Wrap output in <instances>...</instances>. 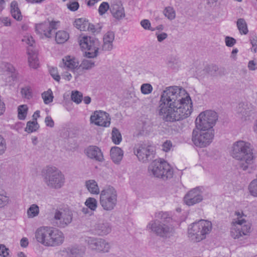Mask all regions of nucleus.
<instances>
[{"label":"nucleus","instance_id":"obj_34","mask_svg":"<svg viewBox=\"0 0 257 257\" xmlns=\"http://www.w3.org/2000/svg\"><path fill=\"white\" fill-rule=\"evenodd\" d=\"M111 139L112 142L118 145L121 142L122 137L119 131L116 127H113L111 132Z\"/></svg>","mask_w":257,"mask_h":257},{"label":"nucleus","instance_id":"obj_39","mask_svg":"<svg viewBox=\"0 0 257 257\" xmlns=\"http://www.w3.org/2000/svg\"><path fill=\"white\" fill-rule=\"evenodd\" d=\"M9 197L7 195L5 192H0V208H4L7 206L10 203Z\"/></svg>","mask_w":257,"mask_h":257},{"label":"nucleus","instance_id":"obj_61","mask_svg":"<svg viewBox=\"0 0 257 257\" xmlns=\"http://www.w3.org/2000/svg\"><path fill=\"white\" fill-rule=\"evenodd\" d=\"M218 1V0H206V4L209 7H214L216 6Z\"/></svg>","mask_w":257,"mask_h":257},{"label":"nucleus","instance_id":"obj_44","mask_svg":"<svg viewBox=\"0 0 257 257\" xmlns=\"http://www.w3.org/2000/svg\"><path fill=\"white\" fill-rule=\"evenodd\" d=\"M42 97L45 104H48L53 101V95L51 90L43 92L42 94Z\"/></svg>","mask_w":257,"mask_h":257},{"label":"nucleus","instance_id":"obj_36","mask_svg":"<svg viewBox=\"0 0 257 257\" xmlns=\"http://www.w3.org/2000/svg\"><path fill=\"white\" fill-rule=\"evenodd\" d=\"M39 127V125L37 122V118H35V120L29 121L27 122L25 130L28 133H31L36 131Z\"/></svg>","mask_w":257,"mask_h":257},{"label":"nucleus","instance_id":"obj_19","mask_svg":"<svg viewBox=\"0 0 257 257\" xmlns=\"http://www.w3.org/2000/svg\"><path fill=\"white\" fill-rule=\"evenodd\" d=\"M110 11L113 17L116 20H121L125 17L124 8L120 2H116L112 4Z\"/></svg>","mask_w":257,"mask_h":257},{"label":"nucleus","instance_id":"obj_28","mask_svg":"<svg viewBox=\"0 0 257 257\" xmlns=\"http://www.w3.org/2000/svg\"><path fill=\"white\" fill-rule=\"evenodd\" d=\"M28 54L29 56L28 61L30 66L34 69L37 68L39 64L37 54L30 49H28Z\"/></svg>","mask_w":257,"mask_h":257},{"label":"nucleus","instance_id":"obj_6","mask_svg":"<svg viewBox=\"0 0 257 257\" xmlns=\"http://www.w3.org/2000/svg\"><path fill=\"white\" fill-rule=\"evenodd\" d=\"M148 172L151 175L164 180L172 178L173 175V169L169 164L161 159L153 161L149 166Z\"/></svg>","mask_w":257,"mask_h":257},{"label":"nucleus","instance_id":"obj_1","mask_svg":"<svg viewBox=\"0 0 257 257\" xmlns=\"http://www.w3.org/2000/svg\"><path fill=\"white\" fill-rule=\"evenodd\" d=\"M192 112L190 97L185 89L176 86L167 87L162 92L159 114L163 120L173 122L188 117Z\"/></svg>","mask_w":257,"mask_h":257},{"label":"nucleus","instance_id":"obj_35","mask_svg":"<svg viewBox=\"0 0 257 257\" xmlns=\"http://www.w3.org/2000/svg\"><path fill=\"white\" fill-rule=\"evenodd\" d=\"M237 112L240 114V117L242 119L246 120L247 117H249L251 112L246 109L245 107L244 106V104H239V107L237 109Z\"/></svg>","mask_w":257,"mask_h":257},{"label":"nucleus","instance_id":"obj_2","mask_svg":"<svg viewBox=\"0 0 257 257\" xmlns=\"http://www.w3.org/2000/svg\"><path fill=\"white\" fill-rule=\"evenodd\" d=\"M251 144L243 141H239L233 144L231 156L239 162L238 167L244 171L251 173L255 169L254 165L255 156L253 153Z\"/></svg>","mask_w":257,"mask_h":257},{"label":"nucleus","instance_id":"obj_49","mask_svg":"<svg viewBox=\"0 0 257 257\" xmlns=\"http://www.w3.org/2000/svg\"><path fill=\"white\" fill-rule=\"evenodd\" d=\"M49 72L53 79L56 81L59 82L60 80V76L58 73L57 69L56 68L51 67L49 69Z\"/></svg>","mask_w":257,"mask_h":257},{"label":"nucleus","instance_id":"obj_18","mask_svg":"<svg viewBox=\"0 0 257 257\" xmlns=\"http://www.w3.org/2000/svg\"><path fill=\"white\" fill-rule=\"evenodd\" d=\"M88 242L93 249L99 251L107 252L110 247L109 243L102 238L91 239Z\"/></svg>","mask_w":257,"mask_h":257},{"label":"nucleus","instance_id":"obj_20","mask_svg":"<svg viewBox=\"0 0 257 257\" xmlns=\"http://www.w3.org/2000/svg\"><path fill=\"white\" fill-rule=\"evenodd\" d=\"M50 227L43 226L38 228L35 233L37 240L42 244L46 246L48 241V234Z\"/></svg>","mask_w":257,"mask_h":257},{"label":"nucleus","instance_id":"obj_21","mask_svg":"<svg viewBox=\"0 0 257 257\" xmlns=\"http://www.w3.org/2000/svg\"><path fill=\"white\" fill-rule=\"evenodd\" d=\"M86 155L89 158L99 162L104 160L101 150L96 146L89 147L86 150Z\"/></svg>","mask_w":257,"mask_h":257},{"label":"nucleus","instance_id":"obj_53","mask_svg":"<svg viewBox=\"0 0 257 257\" xmlns=\"http://www.w3.org/2000/svg\"><path fill=\"white\" fill-rule=\"evenodd\" d=\"M141 25L142 27L146 30H150L151 31H154L155 29H151V23L148 20L145 19L141 22Z\"/></svg>","mask_w":257,"mask_h":257},{"label":"nucleus","instance_id":"obj_7","mask_svg":"<svg viewBox=\"0 0 257 257\" xmlns=\"http://www.w3.org/2000/svg\"><path fill=\"white\" fill-rule=\"evenodd\" d=\"M99 203L103 210L111 211L114 209L117 203V193L112 186L103 189L99 196Z\"/></svg>","mask_w":257,"mask_h":257},{"label":"nucleus","instance_id":"obj_29","mask_svg":"<svg viewBox=\"0 0 257 257\" xmlns=\"http://www.w3.org/2000/svg\"><path fill=\"white\" fill-rule=\"evenodd\" d=\"M11 13L12 17L18 21L22 19L21 11L18 8V3L16 1H13L11 4Z\"/></svg>","mask_w":257,"mask_h":257},{"label":"nucleus","instance_id":"obj_31","mask_svg":"<svg viewBox=\"0 0 257 257\" xmlns=\"http://www.w3.org/2000/svg\"><path fill=\"white\" fill-rule=\"evenodd\" d=\"M69 38V34L65 31H59L55 35V40L58 44H63L66 42Z\"/></svg>","mask_w":257,"mask_h":257},{"label":"nucleus","instance_id":"obj_48","mask_svg":"<svg viewBox=\"0 0 257 257\" xmlns=\"http://www.w3.org/2000/svg\"><path fill=\"white\" fill-rule=\"evenodd\" d=\"M110 6L107 2H102L99 7L98 13L100 15L102 16L109 9Z\"/></svg>","mask_w":257,"mask_h":257},{"label":"nucleus","instance_id":"obj_58","mask_svg":"<svg viewBox=\"0 0 257 257\" xmlns=\"http://www.w3.org/2000/svg\"><path fill=\"white\" fill-rule=\"evenodd\" d=\"M101 29V27H99L98 29L95 28V27L94 25L91 24L88 22V26L87 28L86 29V30H88L90 31H91L92 32L94 33L95 32H98Z\"/></svg>","mask_w":257,"mask_h":257},{"label":"nucleus","instance_id":"obj_24","mask_svg":"<svg viewBox=\"0 0 257 257\" xmlns=\"http://www.w3.org/2000/svg\"><path fill=\"white\" fill-rule=\"evenodd\" d=\"M63 65L64 68L73 71L75 73V69L78 70L79 69L78 67L79 63L74 58H71L70 56H67L65 57L63 59Z\"/></svg>","mask_w":257,"mask_h":257},{"label":"nucleus","instance_id":"obj_51","mask_svg":"<svg viewBox=\"0 0 257 257\" xmlns=\"http://www.w3.org/2000/svg\"><path fill=\"white\" fill-rule=\"evenodd\" d=\"M9 250V248H7L5 245H0V255L3 257H10Z\"/></svg>","mask_w":257,"mask_h":257},{"label":"nucleus","instance_id":"obj_33","mask_svg":"<svg viewBox=\"0 0 257 257\" xmlns=\"http://www.w3.org/2000/svg\"><path fill=\"white\" fill-rule=\"evenodd\" d=\"M74 26L80 31H86L88 26V21L83 18L76 19L74 23Z\"/></svg>","mask_w":257,"mask_h":257},{"label":"nucleus","instance_id":"obj_9","mask_svg":"<svg viewBox=\"0 0 257 257\" xmlns=\"http://www.w3.org/2000/svg\"><path fill=\"white\" fill-rule=\"evenodd\" d=\"M218 119L217 113L213 110H208L201 112L195 120L197 128L213 130V126Z\"/></svg>","mask_w":257,"mask_h":257},{"label":"nucleus","instance_id":"obj_8","mask_svg":"<svg viewBox=\"0 0 257 257\" xmlns=\"http://www.w3.org/2000/svg\"><path fill=\"white\" fill-rule=\"evenodd\" d=\"M214 130L196 128L192 134V141L194 144L200 148H204L210 144L214 138Z\"/></svg>","mask_w":257,"mask_h":257},{"label":"nucleus","instance_id":"obj_17","mask_svg":"<svg viewBox=\"0 0 257 257\" xmlns=\"http://www.w3.org/2000/svg\"><path fill=\"white\" fill-rule=\"evenodd\" d=\"M202 192L199 187L193 188L188 191L184 197V202L188 206H192L203 200Z\"/></svg>","mask_w":257,"mask_h":257},{"label":"nucleus","instance_id":"obj_32","mask_svg":"<svg viewBox=\"0 0 257 257\" xmlns=\"http://www.w3.org/2000/svg\"><path fill=\"white\" fill-rule=\"evenodd\" d=\"M236 24L237 28L241 34L246 35L247 34L248 30L247 24L244 19H238L237 21Z\"/></svg>","mask_w":257,"mask_h":257},{"label":"nucleus","instance_id":"obj_10","mask_svg":"<svg viewBox=\"0 0 257 257\" xmlns=\"http://www.w3.org/2000/svg\"><path fill=\"white\" fill-rule=\"evenodd\" d=\"M100 44L98 39L92 37L84 36L79 41L80 47L88 51L85 52L86 56L90 58H95L98 55Z\"/></svg>","mask_w":257,"mask_h":257},{"label":"nucleus","instance_id":"obj_64","mask_svg":"<svg viewBox=\"0 0 257 257\" xmlns=\"http://www.w3.org/2000/svg\"><path fill=\"white\" fill-rule=\"evenodd\" d=\"M21 91L26 96H29L30 95V91L28 88H22Z\"/></svg>","mask_w":257,"mask_h":257},{"label":"nucleus","instance_id":"obj_23","mask_svg":"<svg viewBox=\"0 0 257 257\" xmlns=\"http://www.w3.org/2000/svg\"><path fill=\"white\" fill-rule=\"evenodd\" d=\"M114 39V33L112 31L107 32L103 36V43L102 45V50L103 51H110L113 48V41Z\"/></svg>","mask_w":257,"mask_h":257},{"label":"nucleus","instance_id":"obj_38","mask_svg":"<svg viewBox=\"0 0 257 257\" xmlns=\"http://www.w3.org/2000/svg\"><path fill=\"white\" fill-rule=\"evenodd\" d=\"M28 111V107L27 105L23 104L20 105L18 108V117L19 119L20 120H24L27 116Z\"/></svg>","mask_w":257,"mask_h":257},{"label":"nucleus","instance_id":"obj_45","mask_svg":"<svg viewBox=\"0 0 257 257\" xmlns=\"http://www.w3.org/2000/svg\"><path fill=\"white\" fill-rule=\"evenodd\" d=\"M82 94L78 91H72L71 98L72 101L77 104L80 103L82 101Z\"/></svg>","mask_w":257,"mask_h":257},{"label":"nucleus","instance_id":"obj_26","mask_svg":"<svg viewBox=\"0 0 257 257\" xmlns=\"http://www.w3.org/2000/svg\"><path fill=\"white\" fill-rule=\"evenodd\" d=\"M69 254L72 257H82L85 252V247L83 245H74L68 248Z\"/></svg>","mask_w":257,"mask_h":257},{"label":"nucleus","instance_id":"obj_42","mask_svg":"<svg viewBox=\"0 0 257 257\" xmlns=\"http://www.w3.org/2000/svg\"><path fill=\"white\" fill-rule=\"evenodd\" d=\"M85 204L92 211H94L97 206V201L95 198L89 197L86 199Z\"/></svg>","mask_w":257,"mask_h":257},{"label":"nucleus","instance_id":"obj_14","mask_svg":"<svg viewBox=\"0 0 257 257\" xmlns=\"http://www.w3.org/2000/svg\"><path fill=\"white\" fill-rule=\"evenodd\" d=\"M109 114L103 111H95L90 118V122L96 125L108 127L110 124Z\"/></svg>","mask_w":257,"mask_h":257},{"label":"nucleus","instance_id":"obj_25","mask_svg":"<svg viewBox=\"0 0 257 257\" xmlns=\"http://www.w3.org/2000/svg\"><path fill=\"white\" fill-rule=\"evenodd\" d=\"M112 161L116 164H119L123 156V151L119 147H112L110 151Z\"/></svg>","mask_w":257,"mask_h":257},{"label":"nucleus","instance_id":"obj_22","mask_svg":"<svg viewBox=\"0 0 257 257\" xmlns=\"http://www.w3.org/2000/svg\"><path fill=\"white\" fill-rule=\"evenodd\" d=\"M111 225L107 221L98 222L95 225V230L99 235H105L111 231Z\"/></svg>","mask_w":257,"mask_h":257},{"label":"nucleus","instance_id":"obj_37","mask_svg":"<svg viewBox=\"0 0 257 257\" xmlns=\"http://www.w3.org/2000/svg\"><path fill=\"white\" fill-rule=\"evenodd\" d=\"M27 215L29 218H33L37 216L39 213V208L35 204H32L27 210Z\"/></svg>","mask_w":257,"mask_h":257},{"label":"nucleus","instance_id":"obj_30","mask_svg":"<svg viewBox=\"0 0 257 257\" xmlns=\"http://www.w3.org/2000/svg\"><path fill=\"white\" fill-rule=\"evenodd\" d=\"M85 186L88 190L92 194H98L100 192L97 183L94 180L86 181Z\"/></svg>","mask_w":257,"mask_h":257},{"label":"nucleus","instance_id":"obj_54","mask_svg":"<svg viewBox=\"0 0 257 257\" xmlns=\"http://www.w3.org/2000/svg\"><path fill=\"white\" fill-rule=\"evenodd\" d=\"M79 4L77 2H70L67 4V8L71 11H75L79 8Z\"/></svg>","mask_w":257,"mask_h":257},{"label":"nucleus","instance_id":"obj_4","mask_svg":"<svg viewBox=\"0 0 257 257\" xmlns=\"http://www.w3.org/2000/svg\"><path fill=\"white\" fill-rule=\"evenodd\" d=\"M42 175L44 183L50 189L58 190L64 185V175L56 167H46L42 171Z\"/></svg>","mask_w":257,"mask_h":257},{"label":"nucleus","instance_id":"obj_50","mask_svg":"<svg viewBox=\"0 0 257 257\" xmlns=\"http://www.w3.org/2000/svg\"><path fill=\"white\" fill-rule=\"evenodd\" d=\"M7 149V144L5 139L0 135V155H3Z\"/></svg>","mask_w":257,"mask_h":257},{"label":"nucleus","instance_id":"obj_62","mask_svg":"<svg viewBox=\"0 0 257 257\" xmlns=\"http://www.w3.org/2000/svg\"><path fill=\"white\" fill-rule=\"evenodd\" d=\"M23 41L26 42V43L30 46H33V43H34V40L32 37H28L27 38L23 39Z\"/></svg>","mask_w":257,"mask_h":257},{"label":"nucleus","instance_id":"obj_41","mask_svg":"<svg viewBox=\"0 0 257 257\" xmlns=\"http://www.w3.org/2000/svg\"><path fill=\"white\" fill-rule=\"evenodd\" d=\"M248 190L251 195L257 197V178L251 181L248 185Z\"/></svg>","mask_w":257,"mask_h":257},{"label":"nucleus","instance_id":"obj_55","mask_svg":"<svg viewBox=\"0 0 257 257\" xmlns=\"http://www.w3.org/2000/svg\"><path fill=\"white\" fill-rule=\"evenodd\" d=\"M172 147V143L170 141H166L162 145V150L165 152H168Z\"/></svg>","mask_w":257,"mask_h":257},{"label":"nucleus","instance_id":"obj_5","mask_svg":"<svg viewBox=\"0 0 257 257\" xmlns=\"http://www.w3.org/2000/svg\"><path fill=\"white\" fill-rule=\"evenodd\" d=\"M212 228L210 221L200 220L198 222L193 223L188 229V236L194 242H199L206 237Z\"/></svg>","mask_w":257,"mask_h":257},{"label":"nucleus","instance_id":"obj_56","mask_svg":"<svg viewBox=\"0 0 257 257\" xmlns=\"http://www.w3.org/2000/svg\"><path fill=\"white\" fill-rule=\"evenodd\" d=\"M2 24L6 27L10 26L11 25L10 18L8 17H2L0 21V26H2Z\"/></svg>","mask_w":257,"mask_h":257},{"label":"nucleus","instance_id":"obj_57","mask_svg":"<svg viewBox=\"0 0 257 257\" xmlns=\"http://www.w3.org/2000/svg\"><path fill=\"white\" fill-rule=\"evenodd\" d=\"M46 125L47 126L53 127L54 125V122L52 117L50 116H47L45 119Z\"/></svg>","mask_w":257,"mask_h":257},{"label":"nucleus","instance_id":"obj_46","mask_svg":"<svg viewBox=\"0 0 257 257\" xmlns=\"http://www.w3.org/2000/svg\"><path fill=\"white\" fill-rule=\"evenodd\" d=\"M218 69L219 68L218 66L215 65H208L205 68L206 71L212 76H215L217 75V72Z\"/></svg>","mask_w":257,"mask_h":257},{"label":"nucleus","instance_id":"obj_13","mask_svg":"<svg viewBox=\"0 0 257 257\" xmlns=\"http://www.w3.org/2000/svg\"><path fill=\"white\" fill-rule=\"evenodd\" d=\"M73 213L69 209L57 210L53 217L54 223L60 228H64L72 221Z\"/></svg>","mask_w":257,"mask_h":257},{"label":"nucleus","instance_id":"obj_27","mask_svg":"<svg viewBox=\"0 0 257 257\" xmlns=\"http://www.w3.org/2000/svg\"><path fill=\"white\" fill-rule=\"evenodd\" d=\"M7 71L2 76V78L6 82V85L10 84L12 81H14L16 78L15 75L13 73L14 70L13 66L10 64H7Z\"/></svg>","mask_w":257,"mask_h":257},{"label":"nucleus","instance_id":"obj_52","mask_svg":"<svg viewBox=\"0 0 257 257\" xmlns=\"http://www.w3.org/2000/svg\"><path fill=\"white\" fill-rule=\"evenodd\" d=\"M225 44L227 47H232L236 42V40L229 36H226L225 38Z\"/></svg>","mask_w":257,"mask_h":257},{"label":"nucleus","instance_id":"obj_12","mask_svg":"<svg viewBox=\"0 0 257 257\" xmlns=\"http://www.w3.org/2000/svg\"><path fill=\"white\" fill-rule=\"evenodd\" d=\"M251 224L244 219L232 222L230 229V235L234 239L239 238L243 235H247L250 231Z\"/></svg>","mask_w":257,"mask_h":257},{"label":"nucleus","instance_id":"obj_40","mask_svg":"<svg viewBox=\"0 0 257 257\" xmlns=\"http://www.w3.org/2000/svg\"><path fill=\"white\" fill-rule=\"evenodd\" d=\"M163 14L168 19L172 20L175 18L176 13L174 9L171 7L165 8Z\"/></svg>","mask_w":257,"mask_h":257},{"label":"nucleus","instance_id":"obj_47","mask_svg":"<svg viewBox=\"0 0 257 257\" xmlns=\"http://www.w3.org/2000/svg\"><path fill=\"white\" fill-rule=\"evenodd\" d=\"M141 92L144 94H149L153 90L152 86L149 83H144L141 87Z\"/></svg>","mask_w":257,"mask_h":257},{"label":"nucleus","instance_id":"obj_59","mask_svg":"<svg viewBox=\"0 0 257 257\" xmlns=\"http://www.w3.org/2000/svg\"><path fill=\"white\" fill-rule=\"evenodd\" d=\"M157 40L159 42H161L167 38L168 35L167 33L163 32L161 34H156Z\"/></svg>","mask_w":257,"mask_h":257},{"label":"nucleus","instance_id":"obj_60","mask_svg":"<svg viewBox=\"0 0 257 257\" xmlns=\"http://www.w3.org/2000/svg\"><path fill=\"white\" fill-rule=\"evenodd\" d=\"M248 67L250 70H255L257 69V65L254 61L251 60L248 63Z\"/></svg>","mask_w":257,"mask_h":257},{"label":"nucleus","instance_id":"obj_16","mask_svg":"<svg viewBox=\"0 0 257 257\" xmlns=\"http://www.w3.org/2000/svg\"><path fill=\"white\" fill-rule=\"evenodd\" d=\"M59 22L45 21L43 23L36 25V31L39 34H44L47 38H51L53 35V30L57 29Z\"/></svg>","mask_w":257,"mask_h":257},{"label":"nucleus","instance_id":"obj_63","mask_svg":"<svg viewBox=\"0 0 257 257\" xmlns=\"http://www.w3.org/2000/svg\"><path fill=\"white\" fill-rule=\"evenodd\" d=\"M21 246L23 247H26L28 245V239L26 237H23L21 239L20 241Z\"/></svg>","mask_w":257,"mask_h":257},{"label":"nucleus","instance_id":"obj_15","mask_svg":"<svg viewBox=\"0 0 257 257\" xmlns=\"http://www.w3.org/2000/svg\"><path fill=\"white\" fill-rule=\"evenodd\" d=\"M64 238V235L62 231L50 227L46 246H59L63 243Z\"/></svg>","mask_w":257,"mask_h":257},{"label":"nucleus","instance_id":"obj_11","mask_svg":"<svg viewBox=\"0 0 257 257\" xmlns=\"http://www.w3.org/2000/svg\"><path fill=\"white\" fill-rule=\"evenodd\" d=\"M134 153L139 160L144 163L153 160L155 154L154 147L146 143L138 144L134 148Z\"/></svg>","mask_w":257,"mask_h":257},{"label":"nucleus","instance_id":"obj_43","mask_svg":"<svg viewBox=\"0 0 257 257\" xmlns=\"http://www.w3.org/2000/svg\"><path fill=\"white\" fill-rule=\"evenodd\" d=\"M94 66L95 63L93 61L84 59L82 61L79 67L82 69L89 70L94 67Z\"/></svg>","mask_w":257,"mask_h":257},{"label":"nucleus","instance_id":"obj_3","mask_svg":"<svg viewBox=\"0 0 257 257\" xmlns=\"http://www.w3.org/2000/svg\"><path fill=\"white\" fill-rule=\"evenodd\" d=\"M157 219L151 221L147 229L163 239H168L174 236L175 228L171 215L168 212L159 211L155 213Z\"/></svg>","mask_w":257,"mask_h":257}]
</instances>
